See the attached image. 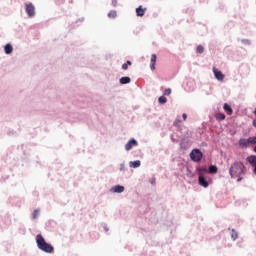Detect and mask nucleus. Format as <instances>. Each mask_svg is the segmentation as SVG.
I'll list each match as a JSON object with an SVG mask.
<instances>
[{"label":"nucleus","instance_id":"obj_1","mask_svg":"<svg viewBox=\"0 0 256 256\" xmlns=\"http://www.w3.org/2000/svg\"><path fill=\"white\" fill-rule=\"evenodd\" d=\"M231 179H237L240 175H247V166L243 161H234L229 167Z\"/></svg>","mask_w":256,"mask_h":256},{"label":"nucleus","instance_id":"obj_2","mask_svg":"<svg viewBox=\"0 0 256 256\" xmlns=\"http://www.w3.org/2000/svg\"><path fill=\"white\" fill-rule=\"evenodd\" d=\"M36 245L40 251H43V253H48L49 255L55 253V247L47 242L41 233L36 235Z\"/></svg>","mask_w":256,"mask_h":256},{"label":"nucleus","instance_id":"obj_3","mask_svg":"<svg viewBox=\"0 0 256 256\" xmlns=\"http://www.w3.org/2000/svg\"><path fill=\"white\" fill-rule=\"evenodd\" d=\"M255 144H256V135L250 136L248 138L241 137L237 142V145L240 149H249L251 145H255Z\"/></svg>","mask_w":256,"mask_h":256},{"label":"nucleus","instance_id":"obj_4","mask_svg":"<svg viewBox=\"0 0 256 256\" xmlns=\"http://www.w3.org/2000/svg\"><path fill=\"white\" fill-rule=\"evenodd\" d=\"M204 155L201 148H193L189 153V158L193 163H201Z\"/></svg>","mask_w":256,"mask_h":256},{"label":"nucleus","instance_id":"obj_5","mask_svg":"<svg viewBox=\"0 0 256 256\" xmlns=\"http://www.w3.org/2000/svg\"><path fill=\"white\" fill-rule=\"evenodd\" d=\"M198 185L204 189L209 188V185H213V178L211 176H205L204 174L198 175Z\"/></svg>","mask_w":256,"mask_h":256},{"label":"nucleus","instance_id":"obj_6","mask_svg":"<svg viewBox=\"0 0 256 256\" xmlns=\"http://www.w3.org/2000/svg\"><path fill=\"white\" fill-rule=\"evenodd\" d=\"M247 163L252 167V173L256 176V154H251L246 158Z\"/></svg>","mask_w":256,"mask_h":256},{"label":"nucleus","instance_id":"obj_7","mask_svg":"<svg viewBox=\"0 0 256 256\" xmlns=\"http://www.w3.org/2000/svg\"><path fill=\"white\" fill-rule=\"evenodd\" d=\"M26 15L30 18L35 17V5L29 2L25 4Z\"/></svg>","mask_w":256,"mask_h":256},{"label":"nucleus","instance_id":"obj_8","mask_svg":"<svg viewBox=\"0 0 256 256\" xmlns=\"http://www.w3.org/2000/svg\"><path fill=\"white\" fill-rule=\"evenodd\" d=\"M214 77L217 81H225V74L217 67H213Z\"/></svg>","mask_w":256,"mask_h":256},{"label":"nucleus","instance_id":"obj_9","mask_svg":"<svg viewBox=\"0 0 256 256\" xmlns=\"http://www.w3.org/2000/svg\"><path fill=\"white\" fill-rule=\"evenodd\" d=\"M137 145H139V141L135 138H130L125 144V151H131V149H133V147H137Z\"/></svg>","mask_w":256,"mask_h":256},{"label":"nucleus","instance_id":"obj_10","mask_svg":"<svg viewBox=\"0 0 256 256\" xmlns=\"http://www.w3.org/2000/svg\"><path fill=\"white\" fill-rule=\"evenodd\" d=\"M180 149L187 151L189 149V136H183L180 140Z\"/></svg>","mask_w":256,"mask_h":256},{"label":"nucleus","instance_id":"obj_11","mask_svg":"<svg viewBox=\"0 0 256 256\" xmlns=\"http://www.w3.org/2000/svg\"><path fill=\"white\" fill-rule=\"evenodd\" d=\"M109 191H110V193H118V194L125 193V186H123L121 184H116V185L112 186L109 189Z\"/></svg>","mask_w":256,"mask_h":256},{"label":"nucleus","instance_id":"obj_12","mask_svg":"<svg viewBox=\"0 0 256 256\" xmlns=\"http://www.w3.org/2000/svg\"><path fill=\"white\" fill-rule=\"evenodd\" d=\"M136 17H145V13L147 12V8L143 7V5H139L136 9Z\"/></svg>","mask_w":256,"mask_h":256},{"label":"nucleus","instance_id":"obj_13","mask_svg":"<svg viewBox=\"0 0 256 256\" xmlns=\"http://www.w3.org/2000/svg\"><path fill=\"white\" fill-rule=\"evenodd\" d=\"M156 65H157V54L153 53L151 54V58H150L151 71H155V69H157Z\"/></svg>","mask_w":256,"mask_h":256},{"label":"nucleus","instance_id":"obj_14","mask_svg":"<svg viewBox=\"0 0 256 256\" xmlns=\"http://www.w3.org/2000/svg\"><path fill=\"white\" fill-rule=\"evenodd\" d=\"M5 55H12L13 54V44L7 43L3 47Z\"/></svg>","mask_w":256,"mask_h":256},{"label":"nucleus","instance_id":"obj_15","mask_svg":"<svg viewBox=\"0 0 256 256\" xmlns=\"http://www.w3.org/2000/svg\"><path fill=\"white\" fill-rule=\"evenodd\" d=\"M209 175H217L219 173V167L217 165L212 164L208 167Z\"/></svg>","mask_w":256,"mask_h":256},{"label":"nucleus","instance_id":"obj_16","mask_svg":"<svg viewBox=\"0 0 256 256\" xmlns=\"http://www.w3.org/2000/svg\"><path fill=\"white\" fill-rule=\"evenodd\" d=\"M223 110L225 111L226 114L228 115H233V107H231V104L229 103H224L223 104Z\"/></svg>","mask_w":256,"mask_h":256},{"label":"nucleus","instance_id":"obj_17","mask_svg":"<svg viewBox=\"0 0 256 256\" xmlns=\"http://www.w3.org/2000/svg\"><path fill=\"white\" fill-rule=\"evenodd\" d=\"M130 169H139L141 167V160H134L129 162Z\"/></svg>","mask_w":256,"mask_h":256},{"label":"nucleus","instance_id":"obj_18","mask_svg":"<svg viewBox=\"0 0 256 256\" xmlns=\"http://www.w3.org/2000/svg\"><path fill=\"white\" fill-rule=\"evenodd\" d=\"M119 83L120 85H129V83H131V77L122 76L121 78H119Z\"/></svg>","mask_w":256,"mask_h":256},{"label":"nucleus","instance_id":"obj_19","mask_svg":"<svg viewBox=\"0 0 256 256\" xmlns=\"http://www.w3.org/2000/svg\"><path fill=\"white\" fill-rule=\"evenodd\" d=\"M196 171L199 173V175H204V173H208V168L207 166H201L198 164L196 166Z\"/></svg>","mask_w":256,"mask_h":256},{"label":"nucleus","instance_id":"obj_20","mask_svg":"<svg viewBox=\"0 0 256 256\" xmlns=\"http://www.w3.org/2000/svg\"><path fill=\"white\" fill-rule=\"evenodd\" d=\"M227 116L225 115V113H223V112H216V114H215V119L217 120V121H225V118H226Z\"/></svg>","mask_w":256,"mask_h":256},{"label":"nucleus","instance_id":"obj_21","mask_svg":"<svg viewBox=\"0 0 256 256\" xmlns=\"http://www.w3.org/2000/svg\"><path fill=\"white\" fill-rule=\"evenodd\" d=\"M108 19H116L117 10H110L107 14Z\"/></svg>","mask_w":256,"mask_h":256},{"label":"nucleus","instance_id":"obj_22","mask_svg":"<svg viewBox=\"0 0 256 256\" xmlns=\"http://www.w3.org/2000/svg\"><path fill=\"white\" fill-rule=\"evenodd\" d=\"M131 65H133V62H131V60H127L125 63L122 64V70L127 71V69L131 67Z\"/></svg>","mask_w":256,"mask_h":256},{"label":"nucleus","instance_id":"obj_23","mask_svg":"<svg viewBox=\"0 0 256 256\" xmlns=\"http://www.w3.org/2000/svg\"><path fill=\"white\" fill-rule=\"evenodd\" d=\"M39 213H41V210L39 208L34 209L32 212L31 219L35 220L39 218Z\"/></svg>","mask_w":256,"mask_h":256},{"label":"nucleus","instance_id":"obj_24","mask_svg":"<svg viewBox=\"0 0 256 256\" xmlns=\"http://www.w3.org/2000/svg\"><path fill=\"white\" fill-rule=\"evenodd\" d=\"M158 103L159 105H165L167 103V96L165 95H161L159 98H158Z\"/></svg>","mask_w":256,"mask_h":256},{"label":"nucleus","instance_id":"obj_25","mask_svg":"<svg viewBox=\"0 0 256 256\" xmlns=\"http://www.w3.org/2000/svg\"><path fill=\"white\" fill-rule=\"evenodd\" d=\"M231 239L232 241H237L239 239V233L235 231V228L231 230Z\"/></svg>","mask_w":256,"mask_h":256},{"label":"nucleus","instance_id":"obj_26","mask_svg":"<svg viewBox=\"0 0 256 256\" xmlns=\"http://www.w3.org/2000/svg\"><path fill=\"white\" fill-rule=\"evenodd\" d=\"M196 53H198V55H202V53H205V47L201 44H199L196 47Z\"/></svg>","mask_w":256,"mask_h":256},{"label":"nucleus","instance_id":"obj_27","mask_svg":"<svg viewBox=\"0 0 256 256\" xmlns=\"http://www.w3.org/2000/svg\"><path fill=\"white\" fill-rule=\"evenodd\" d=\"M171 93H173V90L171 88H166L164 91H163V94L164 97H169V95H171Z\"/></svg>","mask_w":256,"mask_h":256},{"label":"nucleus","instance_id":"obj_28","mask_svg":"<svg viewBox=\"0 0 256 256\" xmlns=\"http://www.w3.org/2000/svg\"><path fill=\"white\" fill-rule=\"evenodd\" d=\"M187 177H189V179H194L195 178V174L193 173V171H191V169L187 168Z\"/></svg>","mask_w":256,"mask_h":256},{"label":"nucleus","instance_id":"obj_29","mask_svg":"<svg viewBox=\"0 0 256 256\" xmlns=\"http://www.w3.org/2000/svg\"><path fill=\"white\" fill-rule=\"evenodd\" d=\"M149 184L150 185H157V178L155 176H152L150 179H149Z\"/></svg>","mask_w":256,"mask_h":256},{"label":"nucleus","instance_id":"obj_30","mask_svg":"<svg viewBox=\"0 0 256 256\" xmlns=\"http://www.w3.org/2000/svg\"><path fill=\"white\" fill-rule=\"evenodd\" d=\"M179 123H182L181 118H176L173 122V127H179Z\"/></svg>","mask_w":256,"mask_h":256},{"label":"nucleus","instance_id":"obj_31","mask_svg":"<svg viewBox=\"0 0 256 256\" xmlns=\"http://www.w3.org/2000/svg\"><path fill=\"white\" fill-rule=\"evenodd\" d=\"M7 135H9V137L17 136V131L13 129L8 130Z\"/></svg>","mask_w":256,"mask_h":256},{"label":"nucleus","instance_id":"obj_32","mask_svg":"<svg viewBox=\"0 0 256 256\" xmlns=\"http://www.w3.org/2000/svg\"><path fill=\"white\" fill-rule=\"evenodd\" d=\"M241 43H242L243 45H251V40H249V39H242V40H241Z\"/></svg>","mask_w":256,"mask_h":256},{"label":"nucleus","instance_id":"obj_33","mask_svg":"<svg viewBox=\"0 0 256 256\" xmlns=\"http://www.w3.org/2000/svg\"><path fill=\"white\" fill-rule=\"evenodd\" d=\"M236 179H237V180H236L237 183H241V181H243V179H245V175L237 176Z\"/></svg>","mask_w":256,"mask_h":256},{"label":"nucleus","instance_id":"obj_34","mask_svg":"<svg viewBox=\"0 0 256 256\" xmlns=\"http://www.w3.org/2000/svg\"><path fill=\"white\" fill-rule=\"evenodd\" d=\"M102 227H103L104 231H105L106 233H108V231H109V226L107 225V223H102Z\"/></svg>","mask_w":256,"mask_h":256},{"label":"nucleus","instance_id":"obj_35","mask_svg":"<svg viewBox=\"0 0 256 256\" xmlns=\"http://www.w3.org/2000/svg\"><path fill=\"white\" fill-rule=\"evenodd\" d=\"M57 5H63L65 3V0H55Z\"/></svg>","mask_w":256,"mask_h":256},{"label":"nucleus","instance_id":"obj_36","mask_svg":"<svg viewBox=\"0 0 256 256\" xmlns=\"http://www.w3.org/2000/svg\"><path fill=\"white\" fill-rule=\"evenodd\" d=\"M209 144L205 141L201 142L200 147H208Z\"/></svg>","mask_w":256,"mask_h":256},{"label":"nucleus","instance_id":"obj_37","mask_svg":"<svg viewBox=\"0 0 256 256\" xmlns=\"http://www.w3.org/2000/svg\"><path fill=\"white\" fill-rule=\"evenodd\" d=\"M187 117H188L187 113H183L182 114L183 121H187Z\"/></svg>","mask_w":256,"mask_h":256},{"label":"nucleus","instance_id":"obj_38","mask_svg":"<svg viewBox=\"0 0 256 256\" xmlns=\"http://www.w3.org/2000/svg\"><path fill=\"white\" fill-rule=\"evenodd\" d=\"M120 171H125V163L120 164Z\"/></svg>","mask_w":256,"mask_h":256},{"label":"nucleus","instance_id":"obj_39","mask_svg":"<svg viewBox=\"0 0 256 256\" xmlns=\"http://www.w3.org/2000/svg\"><path fill=\"white\" fill-rule=\"evenodd\" d=\"M112 7H117V0H112Z\"/></svg>","mask_w":256,"mask_h":256},{"label":"nucleus","instance_id":"obj_40","mask_svg":"<svg viewBox=\"0 0 256 256\" xmlns=\"http://www.w3.org/2000/svg\"><path fill=\"white\" fill-rule=\"evenodd\" d=\"M252 127H254V128L256 129V119H254V120L252 121Z\"/></svg>","mask_w":256,"mask_h":256},{"label":"nucleus","instance_id":"obj_41","mask_svg":"<svg viewBox=\"0 0 256 256\" xmlns=\"http://www.w3.org/2000/svg\"><path fill=\"white\" fill-rule=\"evenodd\" d=\"M79 21L83 22V21H85V18H84V17L79 18V19L76 21V23H79Z\"/></svg>","mask_w":256,"mask_h":256},{"label":"nucleus","instance_id":"obj_42","mask_svg":"<svg viewBox=\"0 0 256 256\" xmlns=\"http://www.w3.org/2000/svg\"><path fill=\"white\" fill-rule=\"evenodd\" d=\"M171 141H172L173 143H177V140H176L175 138H173V134L171 135Z\"/></svg>","mask_w":256,"mask_h":256},{"label":"nucleus","instance_id":"obj_43","mask_svg":"<svg viewBox=\"0 0 256 256\" xmlns=\"http://www.w3.org/2000/svg\"><path fill=\"white\" fill-rule=\"evenodd\" d=\"M6 179H9V176H8L7 178L2 177V178H1V183L5 182V181H6Z\"/></svg>","mask_w":256,"mask_h":256},{"label":"nucleus","instance_id":"obj_44","mask_svg":"<svg viewBox=\"0 0 256 256\" xmlns=\"http://www.w3.org/2000/svg\"><path fill=\"white\" fill-rule=\"evenodd\" d=\"M36 163L37 165H40V167H43V164H41V161L37 160Z\"/></svg>","mask_w":256,"mask_h":256}]
</instances>
